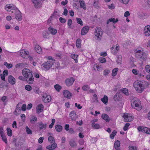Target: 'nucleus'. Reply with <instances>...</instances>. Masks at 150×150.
I'll use <instances>...</instances> for the list:
<instances>
[{"label":"nucleus","instance_id":"obj_8","mask_svg":"<svg viewBox=\"0 0 150 150\" xmlns=\"http://www.w3.org/2000/svg\"><path fill=\"white\" fill-rule=\"evenodd\" d=\"M13 13H14L16 19L18 21H21L22 19L21 15V13L16 8V10H15L14 11H12Z\"/></svg>","mask_w":150,"mask_h":150},{"label":"nucleus","instance_id":"obj_7","mask_svg":"<svg viewBox=\"0 0 150 150\" xmlns=\"http://www.w3.org/2000/svg\"><path fill=\"white\" fill-rule=\"evenodd\" d=\"M75 80V79L72 77L67 78L65 80L64 83L67 86L69 87L73 85Z\"/></svg>","mask_w":150,"mask_h":150},{"label":"nucleus","instance_id":"obj_52","mask_svg":"<svg viewBox=\"0 0 150 150\" xmlns=\"http://www.w3.org/2000/svg\"><path fill=\"white\" fill-rule=\"evenodd\" d=\"M119 97V95L116 93L114 96V99L115 101H117L119 100L118 98Z\"/></svg>","mask_w":150,"mask_h":150},{"label":"nucleus","instance_id":"obj_28","mask_svg":"<svg viewBox=\"0 0 150 150\" xmlns=\"http://www.w3.org/2000/svg\"><path fill=\"white\" fill-rule=\"evenodd\" d=\"M144 33H146L148 32L150 33V25L146 26L144 29Z\"/></svg>","mask_w":150,"mask_h":150},{"label":"nucleus","instance_id":"obj_30","mask_svg":"<svg viewBox=\"0 0 150 150\" xmlns=\"http://www.w3.org/2000/svg\"><path fill=\"white\" fill-rule=\"evenodd\" d=\"M118 70V68H115L113 69L112 71V75L113 76H115L117 74V71Z\"/></svg>","mask_w":150,"mask_h":150},{"label":"nucleus","instance_id":"obj_31","mask_svg":"<svg viewBox=\"0 0 150 150\" xmlns=\"http://www.w3.org/2000/svg\"><path fill=\"white\" fill-rule=\"evenodd\" d=\"M120 91L126 95L127 96L128 94V90L126 88H123L121 89Z\"/></svg>","mask_w":150,"mask_h":150},{"label":"nucleus","instance_id":"obj_51","mask_svg":"<svg viewBox=\"0 0 150 150\" xmlns=\"http://www.w3.org/2000/svg\"><path fill=\"white\" fill-rule=\"evenodd\" d=\"M59 20L61 23H64L66 22V19L65 18H62V17L59 18Z\"/></svg>","mask_w":150,"mask_h":150},{"label":"nucleus","instance_id":"obj_18","mask_svg":"<svg viewBox=\"0 0 150 150\" xmlns=\"http://www.w3.org/2000/svg\"><path fill=\"white\" fill-rule=\"evenodd\" d=\"M70 117H71L72 120H75L76 118V115L75 112L74 111H71L69 114Z\"/></svg>","mask_w":150,"mask_h":150},{"label":"nucleus","instance_id":"obj_57","mask_svg":"<svg viewBox=\"0 0 150 150\" xmlns=\"http://www.w3.org/2000/svg\"><path fill=\"white\" fill-rule=\"evenodd\" d=\"M110 72V71L108 70H105L104 71V74L103 75L105 76H107V75Z\"/></svg>","mask_w":150,"mask_h":150},{"label":"nucleus","instance_id":"obj_49","mask_svg":"<svg viewBox=\"0 0 150 150\" xmlns=\"http://www.w3.org/2000/svg\"><path fill=\"white\" fill-rule=\"evenodd\" d=\"M130 124L129 123H127L125 124V126L124 127L123 129L124 130L126 131L128 127L130 125Z\"/></svg>","mask_w":150,"mask_h":150},{"label":"nucleus","instance_id":"obj_54","mask_svg":"<svg viewBox=\"0 0 150 150\" xmlns=\"http://www.w3.org/2000/svg\"><path fill=\"white\" fill-rule=\"evenodd\" d=\"M9 5L10 6V7L12 8L13 10V11H14L15 10H16V8H17L13 4H10Z\"/></svg>","mask_w":150,"mask_h":150},{"label":"nucleus","instance_id":"obj_63","mask_svg":"<svg viewBox=\"0 0 150 150\" xmlns=\"http://www.w3.org/2000/svg\"><path fill=\"white\" fill-rule=\"evenodd\" d=\"M132 120V117L129 116L128 117V118H127V119L125 121L126 122H129L131 121Z\"/></svg>","mask_w":150,"mask_h":150},{"label":"nucleus","instance_id":"obj_41","mask_svg":"<svg viewBox=\"0 0 150 150\" xmlns=\"http://www.w3.org/2000/svg\"><path fill=\"white\" fill-rule=\"evenodd\" d=\"M9 5L7 4L5 6V9L8 11H10L11 10H13L12 8L10 7Z\"/></svg>","mask_w":150,"mask_h":150},{"label":"nucleus","instance_id":"obj_21","mask_svg":"<svg viewBox=\"0 0 150 150\" xmlns=\"http://www.w3.org/2000/svg\"><path fill=\"white\" fill-rule=\"evenodd\" d=\"M118 20L117 19H115L114 18H109L107 22V24H108L110 22H112L114 23H116L117 22Z\"/></svg>","mask_w":150,"mask_h":150},{"label":"nucleus","instance_id":"obj_50","mask_svg":"<svg viewBox=\"0 0 150 150\" xmlns=\"http://www.w3.org/2000/svg\"><path fill=\"white\" fill-rule=\"evenodd\" d=\"M48 140L51 142H54V139L51 136H50L48 138Z\"/></svg>","mask_w":150,"mask_h":150},{"label":"nucleus","instance_id":"obj_64","mask_svg":"<svg viewBox=\"0 0 150 150\" xmlns=\"http://www.w3.org/2000/svg\"><path fill=\"white\" fill-rule=\"evenodd\" d=\"M44 138L43 137H40L38 139V142L40 143H42L43 142Z\"/></svg>","mask_w":150,"mask_h":150},{"label":"nucleus","instance_id":"obj_37","mask_svg":"<svg viewBox=\"0 0 150 150\" xmlns=\"http://www.w3.org/2000/svg\"><path fill=\"white\" fill-rule=\"evenodd\" d=\"M37 120V118L36 117L33 116L30 120V122L32 124H34Z\"/></svg>","mask_w":150,"mask_h":150},{"label":"nucleus","instance_id":"obj_60","mask_svg":"<svg viewBox=\"0 0 150 150\" xmlns=\"http://www.w3.org/2000/svg\"><path fill=\"white\" fill-rule=\"evenodd\" d=\"M108 8L111 9H114L115 8V6L113 4H112L108 6Z\"/></svg>","mask_w":150,"mask_h":150},{"label":"nucleus","instance_id":"obj_42","mask_svg":"<svg viewBox=\"0 0 150 150\" xmlns=\"http://www.w3.org/2000/svg\"><path fill=\"white\" fill-rule=\"evenodd\" d=\"M25 88L26 90L30 91L31 90L32 88L30 85H27L25 86Z\"/></svg>","mask_w":150,"mask_h":150},{"label":"nucleus","instance_id":"obj_33","mask_svg":"<svg viewBox=\"0 0 150 150\" xmlns=\"http://www.w3.org/2000/svg\"><path fill=\"white\" fill-rule=\"evenodd\" d=\"M7 131V135L10 137H11L12 135V131L11 129L9 127H8L6 129Z\"/></svg>","mask_w":150,"mask_h":150},{"label":"nucleus","instance_id":"obj_23","mask_svg":"<svg viewBox=\"0 0 150 150\" xmlns=\"http://www.w3.org/2000/svg\"><path fill=\"white\" fill-rule=\"evenodd\" d=\"M70 146L72 147L76 146V143L74 140L71 139L69 141Z\"/></svg>","mask_w":150,"mask_h":150},{"label":"nucleus","instance_id":"obj_61","mask_svg":"<svg viewBox=\"0 0 150 150\" xmlns=\"http://www.w3.org/2000/svg\"><path fill=\"white\" fill-rule=\"evenodd\" d=\"M69 130V133L70 134H73L75 133V132L72 128H70Z\"/></svg>","mask_w":150,"mask_h":150},{"label":"nucleus","instance_id":"obj_19","mask_svg":"<svg viewBox=\"0 0 150 150\" xmlns=\"http://www.w3.org/2000/svg\"><path fill=\"white\" fill-rule=\"evenodd\" d=\"M79 1L80 7L83 9L86 10V8L84 1L83 0H79Z\"/></svg>","mask_w":150,"mask_h":150},{"label":"nucleus","instance_id":"obj_3","mask_svg":"<svg viewBox=\"0 0 150 150\" xmlns=\"http://www.w3.org/2000/svg\"><path fill=\"white\" fill-rule=\"evenodd\" d=\"M131 105L132 107L134 108H136L138 111L141 109V107H140L141 104L140 101L137 98H134L131 100Z\"/></svg>","mask_w":150,"mask_h":150},{"label":"nucleus","instance_id":"obj_26","mask_svg":"<svg viewBox=\"0 0 150 150\" xmlns=\"http://www.w3.org/2000/svg\"><path fill=\"white\" fill-rule=\"evenodd\" d=\"M78 56L77 54H72L71 55V57L73 59L75 62V63H77L78 62L77 57Z\"/></svg>","mask_w":150,"mask_h":150},{"label":"nucleus","instance_id":"obj_53","mask_svg":"<svg viewBox=\"0 0 150 150\" xmlns=\"http://www.w3.org/2000/svg\"><path fill=\"white\" fill-rule=\"evenodd\" d=\"M137 147L136 146H129V150H137Z\"/></svg>","mask_w":150,"mask_h":150},{"label":"nucleus","instance_id":"obj_62","mask_svg":"<svg viewBox=\"0 0 150 150\" xmlns=\"http://www.w3.org/2000/svg\"><path fill=\"white\" fill-rule=\"evenodd\" d=\"M69 127V124H66L65 125L64 128L66 131H68L70 129Z\"/></svg>","mask_w":150,"mask_h":150},{"label":"nucleus","instance_id":"obj_16","mask_svg":"<svg viewBox=\"0 0 150 150\" xmlns=\"http://www.w3.org/2000/svg\"><path fill=\"white\" fill-rule=\"evenodd\" d=\"M48 29L50 33L52 35H55L57 33V30L51 26L49 27Z\"/></svg>","mask_w":150,"mask_h":150},{"label":"nucleus","instance_id":"obj_32","mask_svg":"<svg viewBox=\"0 0 150 150\" xmlns=\"http://www.w3.org/2000/svg\"><path fill=\"white\" fill-rule=\"evenodd\" d=\"M47 125L46 124H44L41 122L39 124V127L40 129H42L44 128H45L46 127Z\"/></svg>","mask_w":150,"mask_h":150},{"label":"nucleus","instance_id":"obj_12","mask_svg":"<svg viewBox=\"0 0 150 150\" xmlns=\"http://www.w3.org/2000/svg\"><path fill=\"white\" fill-rule=\"evenodd\" d=\"M43 109V105L41 104H40L38 105L36 108V112L39 114L40 113Z\"/></svg>","mask_w":150,"mask_h":150},{"label":"nucleus","instance_id":"obj_47","mask_svg":"<svg viewBox=\"0 0 150 150\" xmlns=\"http://www.w3.org/2000/svg\"><path fill=\"white\" fill-rule=\"evenodd\" d=\"M145 69L146 72L150 74V66L146 65V66Z\"/></svg>","mask_w":150,"mask_h":150},{"label":"nucleus","instance_id":"obj_36","mask_svg":"<svg viewBox=\"0 0 150 150\" xmlns=\"http://www.w3.org/2000/svg\"><path fill=\"white\" fill-rule=\"evenodd\" d=\"M1 136L3 141H4L6 144H7V141L5 135L4 134L1 135Z\"/></svg>","mask_w":150,"mask_h":150},{"label":"nucleus","instance_id":"obj_9","mask_svg":"<svg viewBox=\"0 0 150 150\" xmlns=\"http://www.w3.org/2000/svg\"><path fill=\"white\" fill-rule=\"evenodd\" d=\"M42 100L45 103H48L51 101V96L50 95H47L46 93L44 94L42 96Z\"/></svg>","mask_w":150,"mask_h":150},{"label":"nucleus","instance_id":"obj_55","mask_svg":"<svg viewBox=\"0 0 150 150\" xmlns=\"http://www.w3.org/2000/svg\"><path fill=\"white\" fill-rule=\"evenodd\" d=\"M120 2L123 3L124 4H127L129 0H119Z\"/></svg>","mask_w":150,"mask_h":150},{"label":"nucleus","instance_id":"obj_35","mask_svg":"<svg viewBox=\"0 0 150 150\" xmlns=\"http://www.w3.org/2000/svg\"><path fill=\"white\" fill-rule=\"evenodd\" d=\"M117 132L115 130H113L112 133L110 134V137L111 139H113L115 136L116 135Z\"/></svg>","mask_w":150,"mask_h":150},{"label":"nucleus","instance_id":"obj_4","mask_svg":"<svg viewBox=\"0 0 150 150\" xmlns=\"http://www.w3.org/2000/svg\"><path fill=\"white\" fill-rule=\"evenodd\" d=\"M103 33V31L100 27H96L95 29L94 33L95 39L97 40H100Z\"/></svg>","mask_w":150,"mask_h":150},{"label":"nucleus","instance_id":"obj_5","mask_svg":"<svg viewBox=\"0 0 150 150\" xmlns=\"http://www.w3.org/2000/svg\"><path fill=\"white\" fill-rule=\"evenodd\" d=\"M134 86L136 88L137 91L139 93H141L144 90V87L141 82L136 81L134 84Z\"/></svg>","mask_w":150,"mask_h":150},{"label":"nucleus","instance_id":"obj_40","mask_svg":"<svg viewBox=\"0 0 150 150\" xmlns=\"http://www.w3.org/2000/svg\"><path fill=\"white\" fill-rule=\"evenodd\" d=\"M99 61L101 63H105L106 62V60L104 57H100L98 59Z\"/></svg>","mask_w":150,"mask_h":150},{"label":"nucleus","instance_id":"obj_22","mask_svg":"<svg viewBox=\"0 0 150 150\" xmlns=\"http://www.w3.org/2000/svg\"><path fill=\"white\" fill-rule=\"evenodd\" d=\"M120 146V142L118 140L116 141L114 143V147L116 150H120L118 148Z\"/></svg>","mask_w":150,"mask_h":150},{"label":"nucleus","instance_id":"obj_59","mask_svg":"<svg viewBox=\"0 0 150 150\" xmlns=\"http://www.w3.org/2000/svg\"><path fill=\"white\" fill-rule=\"evenodd\" d=\"M52 150L54 149L57 147V144L55 143L51 145Z\"/></svg>","mask_w":150,"mask_h":150},{"label":"nucleus","instance_id":"obj_29","mask_svg":"<svg viewBox=\"0 0 150 150\" xmlns=\"http://www.w3.org/2000/svg\"><path fill=\"white\" fill-rule=\"evenodd\" d=\"M54 88L58 92H59L62 89V87L58 84H56L54 86Z\"/></svg>","mask_w":150,"mask_h":150},{"label":"nucleus","instance_id":"obj_46","mask_svg":"<svg viewBox=\"0 0 150 150\" xmlns=\"http://www.w3.org/2000/svg\"><path fill=\"white\" fill-rule=\"evenodd\" d=\"M76 21L77 23L80 24L81 26L83 25V22L81 19L77 18Z\"/></svg>","mask_w":150,"mask_h":150},{"label":"nucleus","instance_id":"obj_1","mask_svg":"<svg viewBox=\"0 0 150 150\" xmlns=\"http://www.w3.org/2000/svg\"><path fill=\"white\" fill-rule=\"evenodd\" d=\"M22 72L28 84H32L34 80L32 71L28 69L25 68L23 69Z\"/></svg>","mask_w":150,"mask_h":150},{"label":"nucleus","instance_id":"obj_39","mask_svg":"<svg viewBox=\"0 0 150 150\" xmlns=\"http://www.w3.org/2000/svg\"><path fill=\"white\" fill-rule=\"evenodd\" d=\"M25 129L26 130V132L28 134H32V132L28 126L26 127Z\"/></svg>","mask_w":150,"mask_h":150},{"label":"nucleus","instance_id":"obj_48","mask_svg":"<svg viewBox=\"0 0 150 150\" xmlns=\"http://www.w3.org/2000/svg\"><path fill=\"white\" fill-rule=\"evenodd\" d=\"M89 88V86L88 85H84L82 88L83 90L86 91L88 90Z\"/></svg>","mask_w":150,"mask_h":150},{"label":"nucleus","instance_id":"obj_14","mask_svg":"<svg viewBox=\"0 0 150 150\" xmlns=\"http://www.w3.org/2000/svg\"><path fill=\"white\" fill-rule=\"evenodd\" d=\"M8 80L9 83L13 85L15 83V79L11 75L8 76Z\"/></svg>","mask_w":150,"mask_h":150},{"label":"nucleus","instance_id":"obj_11","mask_svg":"<svg viewBox=\"0 0 150 150\" xmlns=\"http://www.w3.org/2000/svg\"><path fill=\"white\" fill-rule=\"evenodd\" d=\"M20 56L23 58H27L29 52L25 51L24 50H21L20 51Z\"/></svg>","mask_w":150,"mask_h":150},{"label":"nucleus","instance_id":"obj_34","mask_svg":"<svg viewBox=\"0 0 150 150\" xmlns=\"http://www.w3.org/2000/svg\"><path fill=\"white\" fill-rule=\"evenodd\" d=\"M92 126L95 129H98L100 128L99 125L98 124H95L94 122L92 123Z\"/></svg>","mask_w":150,"mask_h":150},{"label":"nucleus","instance_id":"obj_13","mask_svg":"<svg viewBox=\"0 0 150 150\" xmlns=\"http://www.w3.org/2000/svg\"><path fill=\"white\" fill-rule=\"evenodd\" d=\"M89 29V28L87 26H85L81 30V35H83L86 34L88 32Z\"/></svg>","mask_w":150,"mask_h":150},{"label":"nucleus","instance_id":"obj_58","mask_svg":"<svg viewBox=\"0 0 150 150\" xmlns=\"http://www.w3.org/2000/svg\"><path fill=\"white\" fill-rule=\"evenodd\" d=\"M26 109V105L25 104H23L21 107V110L23 111H25Z\"/></svg>","mask_w":150,"mask_h":150},{"label":"nucleus","instance_id":"obj_24","mask_svg":"<svg viewBox=\"0 0 150 150\" xmlns=\"http://www.w3.org/2000/svg\"><path fill=\"white\" fill-rule=\"evenodd\" d=\"M35 48L38 53L40 54L41 52L42 49L39 45H35Z\"/></svg>","mask_w":150,"mask_h":150},{"label":"nucleus","instance_id":"obj_10","mask_svg":"<svg viewBox=\"0 0 150 150\" xmlns=\"http://www.w3.org/2000/svg\"><path fill=\"white\" fill-rule=\"evenodd\" d=\"M63 93L65 97L68 99L71 98V94L70 91L67 90H64L63 91Z\"/></svg>","mask_w":150,"mask_h":150},{"label":"nucleus","instance_id":"obj_45","mask_svg":"<svg viewBox=\"0 0 150 150\" xmlns=\"http://www.w3.org/2000/svg\"><path fill=\"white\" fill-rule=\"evenodd\" d=\"M72 21L71 19H69L67 22V25L69 26V28H71V25L72 23Z\"/></svg>","mask_w":150,"mask_h":150},{"label":"nucleus","instance_id":"obj_6","mask_svg":"<svg viewBox=\"0 0 150 150\" xmlns=\"http://www.w3.org/2000/svg\"><path fill=\"white\" fill-rule=\"evenodd\" d=\"M54 64V62L52 61H48L47 62H45L42 65L44 68L45 70H49Z\"/></svg>","mask_w":150,"mask_h":150},{"label":"nucleus","instance_id":"obj_17","mask_svg":"<svg viewBox=\"0 0 150 150\" xmlns=\"http://www.w3.org/2000/svg\"><path fill=\"white\" fill-rule=\"evenodd\" d=\"M137 129L138 131L139 132H145L146 133L148 128L146 127L140 126L139 127H138Z\"/></svg>","mask_w":150,"mask_h":150},{"label":"nucleus","instance_id":"obj_38","mask_svg":"<svg viewBox=\"0 0 150 150\" xmlns=\"http://www.w3.org/2000/svg\"><path fill=\"white\" fill-rule=\"evenodd\" d=\"M49 35V33L47 31H44L43 33V37L45 38H47Z\"/></svg>","mask_w":150,"mask_h":150},{"label":"nucleus","instance_id":"obj_27","mask_svg":"<svg viewBox=\"0 0 150 150\" xmlns=\"http://www.w3.org/2000/svg\"><path fill=\"white\" fill-rule=\"evenodd\" d=\"M55 128L56 130L58 132H60L62 129V126L59 125H56L55 126Z\"/></svg>","mask_w":150,"mask_h":150},{"label":"nucleus","instance_id":"obj_25","mask_svg":"<svg viewBox=\"0 0 150 150\" xmlns=\"http://www.w3.org/2000/svg\"><path fill=\"white\" fill-rule=\"evenodd\" d=\"M76 46L78 48H80L81 46V40L80 39H78L76 42Z\"/></svg>","mask_w":150,"mask_h":150},{"label":"nucleus","instance_id":"obj_20","mask_svg":"<svg viewBox=\"0 0 150 150\" xmlns=\"http://www.w3.org/2000/svg\"><path fill=\"white\" fill-rule=\"evenodd\" d=\"M108 100V98L107 96L106 95H104L103 97L101 98V101L105 104H107Z\"/></svg>","mask_w":150,"mask_h":150},{"label":"nucleus","instance_id":"obj_2","mask_svg":"<svg viewBox=\"0 0 150 150\" xmlns=\"http://www.w3.org/2000/svg\"><path fill=\"white\" fill-rule=\"evenodd\" d=\"M135 55L136 57L139 58L142 60L145 61L147 59V54L143 51L137 49L135 51Z\"/></svg>","mask_w":150,"mask_h":150},{"label":"nucleus","instance_id":"obj_43","mask_svg":"<svg viewBox=\"0 0 150 150\" xmlns=\"http://www.w3.org/2000/svg\"><path fill=\"white\" fill-rule=\"evenodd\" d=\"M121 56L120 55L119 56L118 58V59L116 60V62L117 64H121Z\"/></svg>","mask_w":150,"mask_h":150},{"label":"nucleus","instance_id":"obj_56","mask_svg":"<svg viewBox=\"0 0 150 150\" xmlns=\"http://www.w3.org/2000/svg\"><path fill=\"white\" fill-rule=\"evenodd\" d=\"M128 115V114L127 113H124L123 115V117L124 118L125 121L127 119V118H128V117H129Z\"/></svg>","mask_w":150,"mask_h":150},{"label":"nucleus","instance_id":"obj_15","mask_svg":"<svg viewBox=\"0 0 150 150\" xmlns=\"http://www.w3.org/2000/svg\"><path fill=\"white\" fill-rule=\"evenodd\" d=\"M101 117L106 122H109L110 117L107 114L105 113L101 115Z\"/></svg>","mask_w":150,"mask_h":150},{"label":"nucleus","instance_id":"obj_44","mask_svg":"<svg viewBox=\"0 0 150 150\" xmlns=\"http://www.w3.org/2000/svg\"><path fill=\"white\" fill-rule=\"evenodd\" d=\"M21 103H18L16 106V110H18V111H21Z\"/></svg>","mask_w":150,"mask_h":150}]
</instances>
